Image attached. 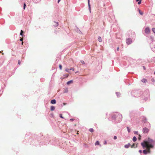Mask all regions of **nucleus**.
<instances>
[{
	"mask_svg": "<svg viewBox=\"0 0 155 155\" xmlns=\"http://www.w3.org/2000/svg\"><path fill=\"white\" fill-rule=\"evenodd\" d=\"M119 47H118L117 48V50L118 51L119 50Z\"/></svg>",
	"mask_w": 155,
	"mask_h": 155,
	"instance_id": "obj_38",
	"label": "nucleus"
},
{
	"mask_svg": "<svg viewBox=\"0 0 155 155\" xmlns=\"http://www.w3.org/2000/svg\"><path fill=\"white\" fill-rule=\"evenodd\" d=\"M141 1L142 0H140V1L138 3V5H140L141 4Z\"/></svg>",
	"mask_w": 155,
	"mask_h": 155,
	"instance_id": "obj_27",
	"label": "nucleus"
},
{
	"mask_svg": "<svg viewBox=\"0 0 155 155\" xmlns=\"http://www.w3.org/2000/svg\"><path fill=\"white\" fill-rule=\"evenodd\" d=\"M141 81L144 83H146L147 82V80L146 79H145V78H143L142 80H141Z\"/></svg>",
	"mask_w": 155,
	"mask_h": 155,
	"instance_id": "obj_6",
	"label": "nucleus"
},
{
	"mask_svg": "<svg viewBox=\"0 0 155 155\" xmlns=\"http://www.w3.org/2000/svg\"><path fill=\"white\" fill-rule=\"evenodd\" d=\"M132 42V41L130 39L128 38L126 40V43L128 45L130 44Z\"/></svg>",
	"mask_w": 155,
	"mask_h": 155,
	"instance_id": "obj_4",
	"label": "nucleus"
},
{
	"mask_svg": "<svg viewBox=\"0 0 155 155\" xmlns=\"http://www.w3.org/2000/svg\"><path fill=\"white\" fill-rule=\"evenodd\" d=\"M133 140L135 142L137 140V138L135 137H134L133 138Z\"/></svg>",
	"mask_w": 155,
	"mask_h": 155,
	"instance_id": "obj_12",
	"label": "nucleus"
},
{
	"mask_svg": "<svg viewBox=\"0 0 155 155\" xmlns=\"http://www.w3.org/2000/svg\"><path fill=\"white\" fill-rule=\"evenodd\" d=\"M88 4L89 6V8H90V0H88Z\"/></svg>",
	"mask_w": 155,
	"mask_h": 155,
	"instance_id": "obj_30",
	"label": "nucleus"
},
{
	"mask_svg": "<svg viewBox=\"0 0 155 155\" xmlns=\"http://www.w3.org/2000/svg\"><path fill=\"white\" fill-rule=\"evenodd\" d=\"M55 107L53 106H51V111L54 110L55 109Z\"/></svg>",
	"mask_w": 155,
	"mask_h": 155,
	"instance_id": "obj_9",
	"label": "nucleus"
},
{
	"mask_svg": "<svg viewBox=\"0 0 155 155\" xmlns=\"http://www.w3.org/2000/svg\"><path fill=\"white\" fill-rule=\"evenodd\" d=\"M152 31L155 34V28H153L152 29Z\"/></svg>",
	"mask_w": 155,
	"mask_h": 155,
	"instance_id": "obj_22",
	"label": "nucleus"
},
{
	"mask_svg": "<svg viewBox=\"0 0 155 155\" xmlns=\"http://www.w3.org/2000/svg\"><path fill=\"white\" fill-rule=\"evenodd\" d=\"M18 64L19 65H20L21 64V61L20 60H19L18 61Z\"/></svg>",
	"mask_w": 155,
	"mask_h": 155,
	"instance_id": "obj_32",
	"label": "nucleus"
},
{
	"mask_svg": "<svg viewBox=\"0 0 155 155\" xmlns=\"http://www.w3.org/2000/svg\"><path fill=\"white\" fill-rule=\"evenodd\" d=\"M54 23H55V24L54 25V26H58V22H54Z\"/></svg>",
	"mask_w": 155,
	"mask_h": 155,
	"instance_id": "obj_17",
	"label": "nucleus"
},
{
	"mask_svg": "<svg viewBox=\"0 0 155 155\" xmlns=\"http://www.w3.org/2000/svg\"><path fill=\"white\" fill-rule=\"evenodd\" d=\"M107 141H104V144H107Z\"/></svg>",
	"mask_w": 155,
	"mask_h": 155,
	"instance_id": "obj_36",
	"label": "nucleus"
},
{
	"mask_svg": "<svg viewBox=\"0 0 155 155\" xmlns=\"http://www.w3.org/2000/svg\"><path fill=\"white\" fill-rule=\"evenodd\" d=\"M56 102V101L55 99L52 100L51 101V103L52 104H55Z\"/></svg>",
	"mask_w": 155,
	"mask_h": 155,
	"instance_id": "obj_7",
	"label": "nucleus"
},
{
	"mask_svg": "<svg viewBox=\"0 0 155 155\" xmlns=\"http://www.w3.org/2000/svg\"><path fill=\"white\" fill-rule=\"evenodd\" d=\"M134 146H135V144L134 143H133V144L132 145H131V148H133V147H137V145H136V147H134Z\"/></svg>",
	"mask_w": 155,
	"mask_h": 155,
	"instance_id": "obj_14",
	"label": "nucleus"
},
{
	"mask_svg": "<svg viewBox=\"0 0 155 155\" xmlns=\"http://www.w3.org/2000/svg\"><path fill=\"white\" fill-rule=\"evenodd\" d=\"M26 6V5L25 3H24V4L23 8L24 9H25V7Z\"/></svg>",
	"mask_w": 155,
	"mask_h": 155,
	"instance_id": "obj_25",
	"label": "nucleus"
},
{
	"mask_svg": "<svg viewBox=\"0 0 155 155\" xmlns=\"http://www.w3.org/2000/svg\"><path fill=\"white\" fill-rule=\"evenodd\" d=\"M60 117L61 118H64V117L62 116V115L61 114H60Z\"/></svg>",
	"mask_w": 155,
	"mask_h": 155,
	"instance_id": "obj_28",
	"label": "nucleus"
},
{
	"mask_svg": "<svg viewBox=\"0 0 155 155\" xmlns=\"http://www.w3.org/2000/svg\"><path fill=\"white\" fill-rule=\"evenodd\" d=\"M139 152L140 153H141L142 151V150H139Z\"/></svg>",
	"mask_w": 155,
	"mask_h": 155,
	"instance_id": "obj_37",
	"label": "nucleus"
},
{
	"mask_svg": "<svg viewBox=\"0 0 155 155\" xmlns=\"http://www.w3.org/2000/svg\"><path fill=\"white\" fill-rule=\"evenodd\" d=\"M73 82V81L72 80H71L70 81H68L67 82V84L68 85H69V84H70L71 83Z\"/></svg>",
	"mask_w": 155,
	"mask_h": 155,
	"instance_id": "obj_11",
	"label": "nucleus"
},
{
	"mask_svg": "<svg viewBox=\"0 0 155 155\" xmlns=\"http://www.w3.org/2000/svg\"><path fill=\"white\" fill-rule=\"evenodd\" d=\"M23 32H24L22 30H21V32H20V35L22 36L23 35Z\"/></svg>",
	"mask_w": 155,
	"mask_h": 155,
	"instance_id": "obj_18",
	"label": "nucleus"
},
{
	"mask_svg": "<svg viewBox=\"0 0 155 155\" xmlns=\"http://www.w3.org/2000/svg\"><path fill=\"white\" fill-rule=\"evenodd\" d=\"M77 134H78V132H77Z\"/></svg>",
	"mask_w": 155,
	"mask_h": 155,
	"instance_id": "obj_45",
	"label": "nucleus"
},
{
	"mask_svg": "<svg viewBox=\"0 0 155 155\" xmlns=\"http://www.w3.org/2000/svg\"><path fill=\"white\" fill-rule=\"evenodd\" d=\"M70 70H72V71H74V68H71L70 69Z\"/></svg>",
	"mask_w": 155,
	"mask_h": 155,
	"instance_id": "obj_29",
	"label": "nucleus"
},
{
	"mask_svg": "<svg viewBox=\"0 0 155 155\" xmlns=\"http://www.w3.org/2000/svg\"><path fill=\"white\" fill-rule=\"evenodd\" d=\"M130 144L128 143V144L125 145L124 147L126 148H128L130 146Z\"/></svg>",
	"mask_w": 155,
	"mask_h": 155,
	"instance_id": "obj_10",
	"label": "nucleus"
},
{
	"mask_svg": "<svg viewBox=\"0 0 155 155\" xmlns=\"http://www.w3.org/2000/svg\"><path fill=\"white\" fill-rule=\"evenodd\" d=\"M139 0H136V1L137 2H138V1H139Z\"/></svg>",
	"mask_w": 155,
	"mask_h": 155,
	"instance_id": "obj_42",
	"label": "nucleus"
},
{
	"mask_svg": "<svg viewBox=\"0 0 155 155\" xmlns=\"http://www.w3.org/2000/svg\"><path fill=\"white\" fill-rule=\"evenodd\" d=\"M145 31L146 33L148 34L150 32V29L149 28H146Z\"/></svg>",
	"mask_w": 155,
	"mask_h": 155,
	"instance_id": "obj_5",
	"label": "nucleus"
},
{
	"mask_svg": "<svg viewBox=\"0 0 155 155\" xmlns=\"http://www.w3.org/2000/svg\"><path fill=\"white\" fill-rule=\"evenodd\" d=\"M119 117L120 120H121L122 118V115L119 113H117L116 114L114 115L112 117V118L113 119H116L117 117Z\"/></svg>",
	"mask_w": 155,
	"mask_h": 155,
	"instance_id": "obj_2",
	"label": "nucleus"
},
{
	"mask_svg": "<svg viewBox=\"0 0 155 155\" xmlns=\"http://www.w3.org/2000/svg\"><path fill=\"white\" fill-rule=\"evenodd\" d=\"M23 42H22V43H21V44H22V45H23Z\"/></svg>",
	"mask_w": 155,
	"mask_h": 155,
	"instance_id": "obj_44",
	"label": "nucleus"
},
{
	"mask_svg": "<svg viewBox=\"0 0 155 155\" xmlns=\"http://www.w3.org/2000/svg\"><path fill=\"white\" fill-rule=\"evenodd\" d=\"M68 75H69L68 74H66L64 75V76L66 78H67L68 77Z\"/></svg>",
	"mask_w": 155,
	"mask_h": 155,
	"instance_id": "obj_21",
	"label": "nucleus"
},
{
	"mask_svg": "<svg viewBox=\"0 0 155 155\" xmlns=\"http://www.w3.org/2000/svg\"><path fill=\"white\" fill-rule=\"evenodd\" d=\"M74 120V119H70V121H73Z\"/></svg>",
	"mask_w": 155,
	"mask_h": 155,
	"instance_id": "obj_31",
	"label": "nucleus"
},
{
	"mask_svg": "<svg viewBox=\"0 0 155 155\" xmlns=\"http://www.w3.org/2000/svg\"><path fill=\"white\" fill-rule=\"evenodd\" d=\"M98 39L99 42H101L102 41L101 38V37L99 36L98 38Z\"/></svg>",
	"mask_w": 155,
	"mask_h": 155,
	"instance_id": "obj_8",
	"label": "nucleus"
},
{
	"mask_svg": "<svg viewBox=\"0 0 155 155\" xmlns=\"http://www.w3.org/2000/svg\"><path fill=\"white\" fill-rule=\"evenodd\" d=\"M134 133L135 134H138V131H134Z\"/></svg>",
	"mask_w": 155,
	"mask_h": 155,
	"instance_id": "obj_23",
	"label": "nucleus"
},
{
	"mask_svg": "<svg viewBox=\"0 0 155 155\" xmlns=\"http://www.w3.org/2000/svg\"><path fill=\"white\" fill-rule=\"evenodd\" d=\"M89 131L91 132H94V129L93 128H90L89 129Z\"/></svg>",
	"mask_w": 155,
	"mask_h": 155,
	"instance_id": "obj_16",
	"label": "nucleus"
},
{
	"mask_svg": "<svg viewBox=\"0 0 155 155\" xmlns=\"http://www.w3.org/2000/svg\"><path fill=\"white\" fill-rule=\"evenodd\" d=\"M117 138V137L116 136H114V140H116V139Z\"/></svg>",
	"mask_w": 155,
	"mask_h": 155,
	"instance_id": "obj_34",
	"label": "nucleus"
},
{
	"mask_svg": "<svg viewBox=\"0 0 155 155\" xmlns=\"http://www.w3.org/2000/svg\"><path fill=\"white\" fill-rule=\"evenodd\" d=\"M127 129H128V132H130V129H129V127H127Z\"/></svg>",
	"mask_w": 155,
	"mask_h": 155,
	"instance_id": "obj_35",
	"label": "nucleus"
},
{
	"mask_svg": "<svg viewBox=\"0 0 155 155\" xmlns=\"http://www.w3.org/2000/svg\"><path fill=\"white\" fill-rule=\"evenodd\" d=\"M149 129L147 127H144L143 129V132L144 134H147L148 133Z\"/></svg>",
	"mask_w": 155,
	"mask_h": 155,
	"instance_id": "obj_3",
	"label": "nucleus"
},
{
	"mask_svg": "<svg viewBox=\"0 0 155 155\" xmlns=\"http://www.w3.org/2000/svg\"><path fill=\"white\" fill-rule=\"evenodd\" d=\"M63 105H66V103H63Z\"/></svg>",
	"mask_w": 155,
	"mask_h": 155,
	"instance_id": "obj_39",
	"label": "nucleus"
},
{
	"mask_svg": "<svg viewBox=\"0 0 155 155\" xmlns=\"http://www.w3.org/2000/svg\"><path fill=\"white\" fill-rule=\"evenodd\" d=\"M68 91V90L67 89V91H66V92H67Z\"/></svg>",
	"mask_w": 155,
	"mask_h": 155,
	"instance_id": "obj_43",
	"label": "nucleus"
},
{
	"mask_svg": "<svg viewBox=\"0 0 155 155\" xmlns=\"http://www.w3.org/2000/svg\"><path fill=\"white\" fill-rule=\"evenodd\" d=\"M99 145V142L98 141H97L95 143V145Z\"/></svg>",
	"mask_w": 155,
	"mask_h": 155,
	"instance_id": "obj_15",
	"label": "nucleus"
},
{
	"mask_svg": "<svg viewBox=\"0 0 155 155\" xmlns=\"http://www.w3.org/2000/svg\"><path fill=\"white\" fill-rule=\"evenodd\" d=\"M138 11H139V13L141 15H143V12H141V11L140 10V9H139L138 10Z\"/></svg>",
	"mask_w": 155,
	"mask_h": 155,
	"instance_id": "obj_13",
	"label": "nucleus"
},
{
	"mask_svg": "<svg viewBox=\"0 0 155 155\" xmlns=\"http://www.w3.org/2000/svg\"><path fill=\"white\" fill-rule=\"evenodd\" d=\"M70 70V69L68 68L65 69V71L67 72H69V71Z\"/></svg>",
	"mask_w": 155,
	"mask_h": 155,
	"instance_id": "obj_19",
	"label": "nucleus"
},
{
	"mask_svg": "<svg viewBox=\"0 0 155 155\" xmlns=\"http://www.w3.org/2000/svg\"><path fill=\"white\" fill-rule=\"evenodd\" d=\"M154 143V141L153 139L148 138L147 140H144L141 143V144L143 148L146 149L143 150V153L144 154L150 153V149L153 148Z\"/></svg>",
	"mask_w": 155,
	"mask_h": 155,
	"instance_id": "obj_1",
	"label": "nucleus"
},
{
	"mask_svg": "<svg viewBox=\"0 0 155 155\" xmlns=\"http://www.w3.org/2000/svg\"><path fill=\"white\" fill-rule=\"evenodd\" d=\"M80 62H81V63L83 64H84L85 63L84 61L83 60L81 61Z\"/></svg>",
	"mask_w": 155,
	"mask_h": 155,
	"instance_id": "obj_20",
	"label": "nucleus"
},
{
	"mask_svg": "<svg viewBox=\"0 0 155 155\" xmlns=\"http://www.w3.org/2000/svg\"><path fill=\"white\" fill-rule=\"evenodd\" d=\"M141 137V136L140 135V134H139V137H138V139L139 140H140Z\"/></svg>",
	"mask_w": 155,
	"mask_h": 155,
	"instance_id": "obj_26",
	"label": "nucleus"
},
{
	"mask_svg": "<svg viewBox=\"0 0 155 155\" xmlns=\"http://www.w3.org/2000/svg\"><path fill=\"white\" fill-rule=\"evenodd\" d=\"M154 74H155V72H154Z\"/></svg>",
	"mask_w": 155,
	"mask_h": 155,
	"instance_id": "obj_46",
	"label": "nucleus"
},
{
	"mask_svg": "<svg viewBox=\"0 0 155 155\" xmlns=\"http://www.w3.org/2000/svg\"><path fill=\"white\" fill-rule=\"evenodd\" d=\"M20 41H23V38H21L20 39Z\"/></svg>",
	"mask_w": 155,
	"mask_h": 155,
	"instance_id": "obj_33",
	"label": "nucleus"
},
{
	"mask_svg": "<svg viewBox=\"0 0 155 155\" xmlns=\"http://www.w3.org/2000/svg\"><path fill=\"white\" fill-rule=\"evenodd\" d=\"M143 68L144 70H145V68L144 66H143Z\"/></svg>",
	"mask_w": 155,
	"mask_h": 155,
	"instance_id": "obj_41",
	"label": "nucleus"
},
{
	"mask_svg": "<svg viewBox=\"0 0 155 155\" xmlns=\"http://www.w3.org/2000/svg\"><path fill=\"white\" fill-rule=\"evenodd\" d=\"M59 68H60V70H61L62 69V65H61L59 64Z\"/></svg>",
	"mask_w": 155,
	"mask_h": 155,
	"instance_id": "obj_24",
	"label": "nucleus"
},
{
	"mask_svg": "<svg viewBox=\"0 0 155 155\" xmlns=\"http://www.w3.org/2000/svg\"><path fill=\"white\" fill-rule=\"evenodd\" d=\"M61 1V0H58V3H59V2H60V1Z\"/></svg>",
	"mask_w": 155,
	"mask_h": 155,
	"instance_id": "obj_40",
	"label": "nucleus"
}]
</instances>
